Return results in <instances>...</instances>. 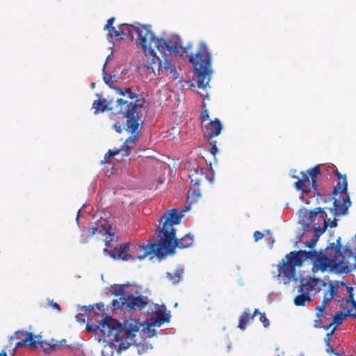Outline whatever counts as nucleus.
<instances>
[{"label":"nucleus","mask_w":356,"mask_h":356,"mask_svg":"<svg viewBox=\"0 0 356 356\" xmlns=\"http://www.w3.org/2000/svg\"><path fill=\"white\" fill-rule=\"evenodd\" d=\"M133 29L137 33L138 39L140 40V45L142 47L144 51L149 42H150V40L153 38L154 35L149 26L137 24V26H133Z\"/></svg>","instance_id":"17"},{"label":"nucleus","mask_w":356,"mask_h":356,"mask_svg":"<svg viewBox=\"0 0 356 356\" xmlns=\"http://www.w3.org/2000/svg\"><path fill=\"white\" fill-rule=\"evenodd\" d=\"M35 339L37 341L36 344L38 343L40 348L42 350V351L46 354H50L51 352L56 349L57 344H49V343L44 341H40L41 339L40 335L34 336Z\"/></svg>","instance_id":"24"},{"label":"nucleus","mask_w":356,"mask_h":356,"mask_svg":"<svg viewBox=\"0 0 356 356\" xmlns=\"http://www.w3.org/2000/svg\"><path fill=\"white\" fill-rule=\"evenodd\" d=\"M335 330H336V326H333L332 330L330 332L326 334V336L324 339V341L327 347H329L330 346L331 337L332 336Z\"/></svg>","instance_id":"37"},{"label":"nucleus","mask_w":356,"mask_h":356,"mask_svg":"<svg viewBox=\"0 0 356 356\" xmlns=\"http://www.w3.org/2000/svg\"><path fill=\"white\" fill-rule=\"evenodd\" d=\"M124 153V149H108V151L106 152V154L104 155V159L102 160V163H110V159L112 156H114L118 154Z\"/></svg>","instance_id":"28"},{"label":"nucleus","mask_w":356,"mask_h":356,"mask_svg":"<svg viewBox=\"0 0 356 356\" xmlns=\"http://www.w3.org/2000/svg\"><path fill=\"white\" fill-rule=\"evenodd\" d=\"M300 175L301 177L292 176L293 178L297 179V181L294 184L296 188L305 193H309L312 191H314L316 194H318V176L321 175L319 165L308 169L307 172H301Z\"/></svg>","instance_id":"6"},{"label":"nucleus","mask_w":356,"mask_h":356,"mask_svg":"<svg viewBox=\"0 0 356 356\" xmlns=\"http://www.w3.org/2000/svg\"><path fill=\"white\" fill-rule=\"evenodd\" d=\"M139 332V329L137 326L130 327L129 328H123L120 330L119 337V350H126L133 343H137V340L135 339L136 333Z\"/></svg>","instance_id":"14"},{"label":"nucleus","mask_w":356,"mask_h":356,"mask_svg":"<svg viewBox=\"0 0 356 356\" xmlns=\"http://www.w3.org/2000/svg\"><path fill=\"white\" fill-rule=\"evenodd\" d=\"M257 315H259V321L263 323L264 327L269 326V321L264 313H261L259 311Z\"/></svg>","instance_id":"36"},{"label":"nucleus","mask_w":356,"mask_h":356,"mask_svg":"<svg viewBox=\"0 0 356 356\" xmlns=\"http://www.w3.org/2000/svg\"><path fill=\"white\" fill-rule=\"evenodd\" d=\"M136 140V136H129L123 143L121 148L124 149V153L122 156H127L131 154V147L128 145V143H135Z\"/></svg>","instance_id":"30"},{"label":"nucleus","mask_w":356,"mask_h":356,"mask_svg":"<svg viewBox=\"0 0 356 356\" xmlns=\"http://www.w3.org/2000/svg\"><path fill=\"white\" fill-rule=\"evenodd\" d=\"M303 252L305 253L304 254L305 260L309 259L318 269L321 271L327 270L332 271V262L327 252L322 254L321 252H318L316 250H303Z\"/></svg>","instance_id":"13"},{"label":"nucleus","mask_w":356,"mask_h":356,"mask_svg":"<svg viewBox=\"0 0 356 356\" xmlns=\"http://www.w3.org/2000/svg\"><path fill=\"white\" fill-rule=\"evenodd\" d=\"M113 294H114L116 296H122L123 298V301H124V296L127 295L128 293H126L124 291V286L120 285L114 289V291H113Z\"/></svg>","instance_id":"34"},{"label":"nucleus","mask_w":356,"mask_h":356,"mask_svg":"<svg viewBox=\"0 0 356 356\" xmlns=\"http://www.w3.org/2000/svg\"><path fill=\"white\" fill-rule=\"evenodd\" d=\"M317 281L315 279L310 278L307 280L305 282H301V284L298 287V292H305L309 294L310 292L316 291Z\"/></svg>","instance_id":"22"},{"label":"nucleus","mask_w":356,"mask_h":356,"mask_svg":"<svg viewBox=\"0 0 356 356\" xmlns=\"http://www.w3.org/2000/svg\"><path fill=\"white\" fill-rule=\"evenodd\" d=\"M334 325V323H331V324H330V325H328L323 326V327H322V328H323L325 330H329V329H330L332 325Z\"/></svg>","instance_id":"50"},{"label":"nucleus","mask_w":356,"mask_h":356,"mask_svg":"<svg viewBox=\"0 0 356 356\" xmlns=\"http://www.w3.org/2000/svg\"><path fill=\"white\" fill-rule=\"evenodd\" d=\"M258 313V309H255L253 313H251V310L249 308L245 309L239 316L237 327L241 330L244 331L246 329L248 325L254 320V318L256 316H257Z\"/></svg>","instance_id":"18"},{"label":"nucleus","mask_w":356,"mask_h":356,"mask_svg":"<svg viewBox=\"0 0 356 356\" xmlns=\"http://www.w3.org/2000/svg\"><path fill=\"white\" fill-rule=\"evenodd\" d=\"M154 243L149 241L145 245H139L137 243L130 245V252L131 259H136L138 260L144 259L147 256L155 254L158 257H164L163 254H158V242Z\"/></svg>","instance_id":"12"},{"label":"nucleus","mask_w":356,"mask_h":356,"mask_svg":"<svg viewBox=\"0 0 356 356\" xmlns=\"http://www.w3.org/2000/svg\"><path fill=\"white\" fill-rule=\"evenodd\" d=\"M183 274L184 269L181 266H179L173 273H167L166 277L173 284H177L181 281Z\"/></svg>","instance_id":"25"},{"label":"nucleus","mask_w":356,"mask_h":356,"mask_svg":"<svg viewBox=\"0 0 356 356\" xmlns=\"http://www.w3.org/2000/svg\"><path fill=\"white\" fill-rule=\"evenodd\" d=\"M254 241L255 242L259 241L264 237V234L259 231H255L253 234Z\"/></svg>","instance_id":"41"},{"label":"nucleus","mask_w":356,"mask_h":356,"mask_svg":"<svg viewBox=\"0 0 356 356\" xmlns=\"http://www.w3.org/2000/svg\"><path fill=\"white\" fill-rule=\"evenodd\" d=\"M102 356H106L104 353H102Z\"/></svg>","instance_id":"59"},{"label":"nucleus","mask_w":356,"mask_h":356,"mask_svg":"<svg viewBox=\"0 0 356 356\" xmlns=\"http://www.w3.org/2000/svg\"><path fill=\"white\" fill-rule=\"evenodd\" d=\"M352 304L353 305L355 312H353V309H349L350 311V314L349 316L356 317V301L353 300Z\"/></svg>","instance_id":"46"},{"label":"nucleus","mask_w":356,"mask_h":356,"mask_svg":"<svg viewBox=\"0 0 356 356\" xmlns=\"http://www.w3.org/2000/svg\"><path fill=\"white\" fill-rule=\"evenodd\" d=\"M322 323L321 318L316 319L314 321V327L316 328H321L323 327Z\"/></svg>","instance_id":"47"},{"label":"nucleus","mask_w":356,"mask_h":356,"mask_svg":"<svg viewBox=\"0 0 356 356\" xmlns=\"http://www.w3.org/2000/svg\"><path fill=\"white\" fill-rule=\"evenodd\" d=\"M336 293L337 288L330 283L329 285L328 292L327 293V296L331 298H334L335 297Z\"/></svg>","instance_id":"40"},{"label":"nucleus","mask_w":356,"mask_h":356,"mask_svg":"<svg viewBox=\"0 0 356 356\" xmlns=\"http://www.w3.org/2000/svg\"><path fill=\"white\" fill-rule=\"evenodd\" d=\"M49 305L51 306L53 308L57 309L58 311L61 310L60 305L57 302H54L53 300H51L49 302Z\"/></svg>","instance_id":"48"},{"label":"nucleus","mask_w":356,"mask_h":356,"mask_svg":"<svg viewBox=\"0 0 356 356\" xmlns=\"http://www.w3.org/2000/svg\"><path fill=\"white\" fill-rule=\"evenodd\" d=\"M350 314V311L348 310L346 313H343V312H337L333 318V323H334V326H337L339 325H341L345 318L347 316H349Z\"/></svg>","instance_id":"29"},{"label":"nucleus","mask_w":356,"mask_h":356,"mask_svg":"<svg viewBox=\"0 0 356 356\" xmlns=\"http://www.w3.org/2000/svg\"><path fill=\"white\" fill-rule=\"evenodd\" d=\"M105 65H106V63L104 65V67H103L104 80V82L107 85H110V82H111V79H112V76H109L108 77L107 76V75L104 71Z\"/></svg>","instance_id":"42"},{"label":"nucleus","mask_w":356,"mask_h":356,"mask_svg":"<svg viewBox=\"0 0 356 356\" xmlns=\"http://www.w3.org/2000/svg\"><path fill=\"white\" fill-rule=\"evenodd\" d=\"M155 66H158V70L165 71L166 72L172 74L174 79H177L179 77V74L177 72L175 63L171 60L164 59V62L162 63L161 60L156 63ZM153 72L154 71L152 70Z\"/></svg>","instance_id":"20"},{"label":"nucleus","mask_w":356,"mask_h":356,"mask_svg":"<svg viewBox=\"0 0 356 356\" xmlns=\"http://www.w3.org/2000/svg\"><path fill=\"white\" fill-rule=\"evenodd\" d=\"M134 26H129L127 24H122V30L124 31V33H123V35L127 36L131 40H133L134 39V33L133 30L131 27H133Z\"/></svg>","instance_id":"32"},{"label":"nucleus","mask_w":356,"mask_h":356,"mask_svg":"<svg viewBox=\"0 0 356 356\" xmlns=\"http://www.w3.org/2000/svg\"><path fill=\"white\" fill-rule=\"evenodd\" d=\"M316 310L317 311L316 316L318 318H321L322 317H325L326 315L325 312V307L323 305H318L316 307Z\"/></svg>","instance_id":"35"},{"label":"nucleus","mask_w":356,"mask_h":356,"mask_svg":"<svg viewBox=\"0 0 356 356\" xmlns=\"http://www.w3.org/2000/svg\"><path fill=\"white\" fill-rule=\"evenodd\" d=\"M104 229L105 230V234H108L110 236L109 239L107 238L105 239L106 247L104 249V252L115 260H131L132 255H131L129 243H124L120 247L114 248L112 251L108 250V246L109 245V242L113 240L114 234H111L110 233L111 229V227L110 225H108L107 227H104Z\"/></svg>","instance_id":"8"},{"label":"nucleus","mask_w":356,"mask_h":356,"mask_svg":"<svg viewBox=\"0 0 356 356\" xmlns=\"http://www.w3.org/2000/svg\"><path fill=\"white\" fill-rule=\"evenodd\" d=\"M271 238V246L273 245V243L275 242V239L273 238L272 237L270 238Z\"/></svg>","instance_id":"56"},{"label":"nucleus","mask_w":356,"mask_h":356,"mask_svg":"<svg viewBox=\"0 0 356 356\" xmlns=\"http://www.w3.org/2000/svg\"><path fill=\"white\" fill-rule=\"evenodd\" d=\"M209 118V115L208 111L207 109H205L203 111V112L202 113V115H201L202 122L208 120Z\"/></svg>","instance_id":"43"},{"label":"nucleus","mask_w":356,"mask_h":356,"mask_svg":"<svg viewBox=\"0 0 356 356\" xmlns=\"http://www.w3.org/2000/svg\"><path fill=\"white\" fill-rule=\"evenodd\" d=\"M113 127H114V129L116 131V132H118L119 134H121L124 129L131 132L127 129V121L126 122V124H124V126H122L120 121L115 120Z\"/></svg>","instance_id":"33"},{"label":"nucleus","mask_w":356,"mask_h":356,"mask_svg":"<svg viewBox=\"0 0 356 356\" xmlns=\"http://www.w3.org/2000/svg\"><path fill=\"white\" fill-rule=\"evenodd\" d=\"M115 17H111L107 20V22L104 26V29L108 31L109 33H111V29H113L114 26H113V24L115 22Z\"/></svg>","instance_id":"39"},{"label":"nucleus","mask_w":356,"mask_h":356,"mask_svg":"<svg viewBox=\"0 0 356 356\" xmlns=\"http://www.w3.org/2000/svg\"><path fill=\"white\" fill-rule=\"evenodd\" d=\"M213 177H211V178L209 179V182H210L211 184H212V183H213Z\"/></svg>","instance_id":"54"},{"label":"nucleus","mask_w":356,"mask_h":356,"mask_svg":"<svg viewBox=\"0 0 356 356\" xmlns=\"http://www.w3.org/2000/svg\"><path fill=\"white\" fill-rule=\"evenodd\" d=\"M149 303L147 297L142 296L136 291L135 293H129L124 296V301L122 302V306L126 305L130 309H138L140 310L145 308Z\"/></svg>","instance_id":"15"},{"label":"nucleus","mask_w":356,"mask_h":356,"mask_svg":"<svg viewBox=\"0 0 356 356\" xmlns=\"http://www.w3.org/2000/svg\"><path fill=\"white\" fill-rule=\"evenodd\" d=\"M267 234H270V230L268 229L266 231Z\"/></svg>","instance_id":"57"},{"label":"nucleus","mask_w":356,"mask_h":356,"mask_svg":"<svg viewBox=\"0 0 356 356\" xmlns=\"http://www.w3.org/2000/svg\"><path fill=\"white\" fill-rule=\"evenodd\" d=\"M349 300H347L348 302H350L352 303V300H354L353 299V294L352 293H350L349 296Z\"/></svg>","instance_id":"52"},{"label":"nucleus","mask_w":356,"mask_h":356,"mask_svg":"<svg viewBox=\"0 0 356 356\" xmlns=\"http://www.w3.org/2000/svg\"><path fill=\"white\" fill-rule=\"evenodd\" d=\"M325 252L332 262V272L337 273L348 270L347 264L355 254L350 242L343 247L340 236L326 247Z\"/></svg>","instance_id":"5"},{"label":"nucleus","mask_w":356,"mask_h":356,"mask_svg":"<svg viewBox=\"0 0 356 356\" xmlns=\"http://www.w3.org/2000/svg\"><path fill=\"white\" fill-rule=\"evenodd\" d=\"M332 299L331 298H330L328 296H327V293H325L324 296H323V300L322 301V304L321 305H323L326 307V305L328 303L329 300Z\"/></svg>","instance_id":"45"},{"label":"nucleus","mask_w":356,"mask_h":356,"mask_svg":"<svg viewBox=\"0 0 356 356\" xmlns=\"http://www.w3.org/2000/svg\"><path fill=\"white\" fill-rule=\"evenodd\" d=\"M335 175L337 176L339 179L341 181H338L337 186L334 187L332 194L334 196H337L339 193H341V195L339 196V199L335 197H332L330 195H328L325 199V201L333 200V207H331V209H329V211L332 216H337L347 213L348 209L351 204V202L347 193L348 181L346 175H342L338 171V170H336Z\"/></svg>","instance_id":"4"},{"label":"nucleus","mask_w":356,"mask_h":356,"mask_svg":"<svg viewBox=\"0 0 356 356\" xmlns=\"http://www.w3.org/2000/svg\"><path fill=\"white\" fill-rule=\"evenodd\" d=\"M116 91L123 97L116 101L106 99H99L93 102L92 108L95 113L111 111L114 114L121 113L123 118H127V129L135 134L139 127L138 113L145 103V99L131 91L130 88L124 90L117 88Z\"/></svg>","instance_id":"2"},{"label":"nucleus","mask_w":356,"mask_h":356,"mask_svg":"<svg viewBox=\"0 0 356 356\" xmlns=\"http://www.w3.org/2000/svg\"><path fill=\"white\" fill-rule=\"evenodd\" d=\"M318 238H313L310 240V241L307 244V246L311 249H312L315 245H316V241H318Z\"/></svg>","instance_id":"44"},{"label":"nucleus","mask_w":356,"mask_h":356,"mask_svg":"<svg viewBox=\"0 0 356 356\" xmlns=\"http://www.w3.org/2000/svg\"><path fill=\"white\" fill-rule=\"evenodd\" d=\"M124 153V149H108V151L106 152V154L104 155V159L102 160V163H110V159L112 156H114L118 154Z\"/></svg>","instance_id":"27"},{"label":"nucleus","mask_w":356,"mask_h":356,"mask_svg":"<svg viewBox=\"0 0 356 356\" xmlns=\"http://www.w3.org/2000/svg\"><path fill=\"white\" fill-rule=\"evenodd\" d=\"M116 302H117L116 300H113V306H115V303Z\"/></svg>","instance_id":"58"},{"label":"nucleus","mask_w":356,"mask_h":356,"mask_svg":"<svg viewBox=\"0 0 356 356\" xmlns=\"http://www.w3.org/2000/svg\"><path fill=\"white\" fill-rule=\"evenodd\" d=\"M86 330L88 332H92V331H95L96 330L95 329H93L91 325H87L86 326Z\"/></svg>","instance_id":"51"},{"label":"nucleus","mask_w":356,"mask_h":356,"mask_svg":"<svg viewBox=\"0 0 356 356\" xmlns=\"http://www.w3.org/2000/svg\"><path fill=\"white\" fill-rule=\"evenodd\" d=\"M300 294L296 296L294 298L293 302L295 305L300 307L305 306L306 302H311L312 300V298L305 292H299Z\"/></svg>","instance_id":"26"},{"label":"nucleus","mask_w":356,"mask_h":356,"mask_svg":"<svg viewBox=\"0 0 356 356\" xmlns=\"http://www.w3.org/2000/svg\"><path fill=\"white\" fill-rule=\"evenodd\" d=\"M171 317L170 313L167 310L159 309L155 313V323L159 325L168 322Z\"/></svg>","instance_id":"23"},{"label":"nucleus","mask_w":356,"mask_h":356,"mask_svg":"<svg viewBox=\"0 0 356 356\" xmlns=\"http://www.w3.org/2000/svg\"><path fill=\"white\" fill-rule=\"evenodd\" d=\"M102 333L104 337H111L110 340L114 342H118L120 339L119 337L120 330H122V325L115 319L106 316L97 325Z\"/></svg>","instance_id":"11"},{"label":"nucleus","mask_w":356,"mask_h":356,"mask_svg":"<svg viewBox=\"0 0 356 356\" xmlns=\"http://www.w3.org/2000/svg\"><path fill=\"white\" fill-rule=\"evenodd\" d=\"M15 339H17L18 341L15 343L13 351L22 346H35L37 342L31 332L24 330L16 331L15 334L10 337L9 341H13Z\"/></svg>","instance_id":"16"},{"label":"nucleus","mask_w":356,"mask_h":356,"mask_svg":"<svg viewBox=\"0 0 356 356\" xmlns=\"http://www.w3.org/2000/svg\"><path fill=\"white\" fill-rule=\"evenodd\" d=\"M330 208L324 207H317L314 209V210H310L309 211H306L307 216L308 218L307 222L305 224L309 225L311 222L314 221V218L316 216L318 213H321L320 217L323 220V226L322 228L320 227H316L314 229L315 232V236L318 238V236L320 234L324 233L325 230L327 229V227L330 226V227H335L337 226V220L336 218H334V219L332 220L330 218H327V215L326 212L325 211V209L329 210ZM334 217H336L333 216Z\"/></svg>","instance_id":"9"},{"label":"nucleus","mask_w":356,"mask_h":356,"mask_svg":"<svg viewBox=\"0 0 356 356\" xmlns=\"http://www.w3.org/2000/svg\"><path fill=\"white\" fill-rule=\"evenodd\" d=\"M90 236H93L97 232L102 233V231L99 230V227L97 223H95L90 227L89 229Z\"/></svg>","instance_id":"38"},{"label":"nucleus","mask_w":356,"mask_h":356,"mask_svg":"<svg viewBox=\"0 0 356 356\" xmlns=\"http://www.w3.org/2000/svg\"><path fill=\"white\" fill-rule=\"evenodd\" d=\"M303 250L292 251L288 254L286 257L296 267L301 266L302 263L305 261Z\"/></svg>","instance_id":"21"},{"label":"nucleus","mask_w":356,"mask_h":356,"mask_svg":"<svg viewBox=\"0 0 356 356\" xmlns=\"http://www.w3.org/2000/svg\"><path fill=\"white\" fill-rule=\"evenodd\" d=\"M208 170L204 168H193L189 170L188 178L191 187L188 191L187 202L181 210L172 209L165 212L161 217L159 226L156 228L158 234L154 240L158 242V254L166 256L174 253L176 248H187L193 244V236L187 234L180 239L176 238V229L174 226L179 225L184 213L189 211L191 205L196 202L201 197L200 186L207 179Z\"/></svg>","instance_id":"1"},{"label":"nucleus","mask_w":356,"mask_h":356,"mask_svg":"<svg viewBox=\"0 0 356 356\" xmlns=\"http://www.w3.org/2000/svg\"><path fill=\"white\" fill-rule=\"evenodd\" d=\"M192 44L183 47L181 42H170L168 43V50L182 56L186 54L188 61L193 65L194 71L197 75V85L198 88L205 89L211 80L212 74L211 55L206 43L201 41L198 44V49L193 53Z\"/></svg>","instance_id":"3"},{"label":"nucleus","mask_w":356,"mask_h":356,"mask_svg":"<svg viewBox=\"0 0 356 356\" xmlns=\"http://www.w3.org/2000/svg\"><path fill=\"white\" fill-rule=\"evenodd\" d=\"M79 213H80V211H79L77 214H76V220H78V219L79 218Z\"/></svg>","instance_id":"55"},{"label":"nucleus","mask_w":356,"mask_h":356,"mask_svg":"<svg viewBox=\"0 0 356 356\" xmlns=\"http://www.w3.org/2000/svg\"><path fill=\"white\" fill-rule=\"evenodd\" d=\"M124 31L122 30V24L118 27V29H115L114 27L113 29H111V33L108 32V35L111 38H115L116 40H121L122 38L123 33Z\"/></svg>","instance_id":"31"},{"label":"nucleus","mask_w":356,"mask_h":356,"mask_svg":"<svg viewBox=\"0 0 356 356\" xmlns=\"http://www.w3.org/2000/svg\"><path fill=\"white\" fill-rule=\"evenodd\" d=\"M96 307H97V309L99 311H100V312H103L104 311V304H102V303L97 304V305H96Z\"/></svg>","instance_id":"49"},{"label":"nucleus","mask_w":356,"mask_h":356,"mask_svg":"<svg viewBox=\"0 0 356 356\" xmlns=\"http://www.w3.org/2000/svg\"><path fill=\"white\" fill-rule=\"evenodd\" d=\"M222 128V124L218 118H215L213 120H211L207 124L202 125L204 137L208 140L210 146H211L210 152L213 156L218 152L217 142L213 140V138L220 134Z\"/></svg>","instance_id":"10"},{"label":"nucleus","mask_w":356,"mask_h":356,"mask_svg":"<svg viewBox=\"0 0 356 356\" xmlns=\"http://www.w3.org/2000/svg\"><path fill=\"white\" fill-rule=\"evenodd\" d=\"M279 275H282L288 280H291L296 275V266L287 259H282L280 264L278 265Z\"/></svg>","instance_id":"19"},{"label":"nucleus","mask_w":356,"mask_h":356,"mask_svg":"<svg viewBox=\"0 0 356 356\" xmlns=\"http://www.w3.org/2000/svg\"><path fill=\"white\" fill-rule=\"evenodd\" d=\"M168 42L163 38L153 37L147 46L144 50V53L147 60L144 63V66L147 69L154 70V65H156L159 61V57L156 55L154 50H158L161 55L165 54V51L168 50Z\"/></svg>","instance_id":"7"},{"label":"nucleus","mask_w":356,"mask_h":356,"mask_svg":"<svg viewBox=\"0 0 356 356\" xmlns=\"http://www.w3.org/2000/svg\"><path fill=\"white\" fill-rule=\"evenodd\" d=\"M0 356H7L6 352V351H4V350H2V351L0 353Z\"/></svg>","instance_id":"53"}]
</instances>
